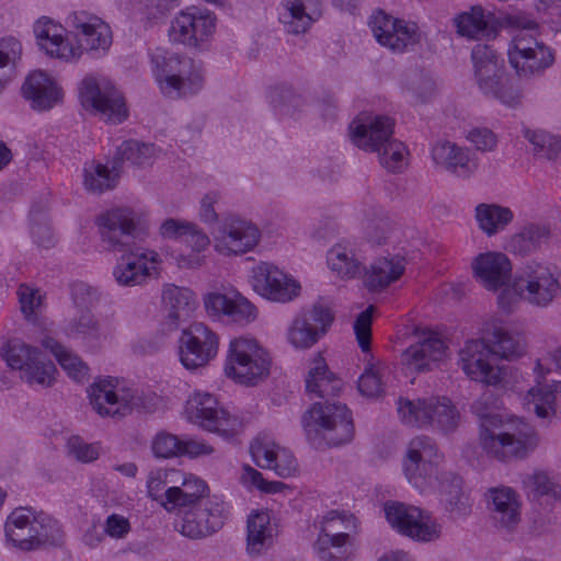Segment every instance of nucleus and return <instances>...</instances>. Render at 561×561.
Listing matches in <instances>:
<instances>
[{
	"label": "nucleus",
	"mask_w": 561,
	"mask_h": 561,
	"mask_svg": "<svg viewBox=\"0 0 561 561\" xmlns=\"http://www.w3.org/2000/svg\"><path fill=\"white\" fill-rule=\"evenodd\" d=\"M162 300L168 310L165 319L170 330H175L185 322L197 306L196 296L190 288L173 284L164 286Z\"/></svg>",
	"instance_id": "nucleus-31"
},
{
	"label": "nucleus",
	"mask_w": 561,
	"mask_h": 561,
	"mask_svg": "<svg viewBox=\"0 0 561 561\" xmlns=\"http://www.w3.org/2000/svg\"><path fill=\"white\" fill-rule=\"evenodd\" d=\"M393 127L394 121L385 115L358 118L350 126L352 140L358 148L378 152L385 169L400 173L407 165L408 151L403 142L391 138Z\"/></svg>",
	"instance_id": "nucleus-4"
},
{
	"label": "nucleus",
	"mask_w": 561,
	"mask_h": 561,
	"mask_svg": "<svg viewBox=\"0 0 561 561\" xmlns=\"http://www.w3.org/2000/svg\"><path fill=\"white\" fill-rule=\"evenodd\" d=\"M403 272V259L399 256L379 257L371 264L365 283L370 290H379L396 282Z\"/></svg>",
	"instance_id": "nucleus-39"
},
{
	"label": "nucleus",
	"mask_w": 561,
	"mask_h": 561,
	"mask_svg": "<svg viewBox=\"0 0 561 561\" xmlns=\"http://www.w3.org/2000/svg\"><path fill=\"white\" fill-rule=\"evenodd\" d=\"M535 39V37H531ZM508 60L520 78L541 76L554 62L553 51L543 43L527 37H514Z\"/></svg>",
	"instance_id": "nucleus-16"
},
{
	"label": "nucleus",
	"mask_w": 561,
	"mask_h": 561,
	"mask_svg": "<svg viewBox=\"0 0 561 561\" xmlns=\"http://www.w3.org/2000/svg\"><path fill=\"white\" fill-rule=\"evenodd\" d=\"M204 306L209 316H226L237 323H249L256 318L254 305L239 293H209L204 297Z\"/></svg>",
	"instance_id": "nucleus-24"
},
{
	"label": "nucleus",
	"mask_w": 561,
	"mask_h": 561,
	"mask_svg": "<svg viewBox=\"0 0 561 561\" xmlns=\"http://www.w3.org/2000/svg\"><path fill=\"white\" fill-rule=\"evenodd\" d=\"M218 346L216 332L202 322H194L181 335L180 360L187 369L203 367L217 355Z\"/></svg>",
	"instance_id": "nucleus-15"
},
{
	"label": "nucleus",
	"mask_w": 561,
	"mask_h": 561,
	"mask_svg": "<svg viewBox=\"0 0 561 561\" xmlns=\"http://www.w3.org/2000/svg\"><path fill=\"white\" fill-rule=\"evenodd\" d=\"M433 402V397L415 400L400 398L398 400L400 420L408 426L427 428L428 424L433 423L430 416Z\"/></svg>",
	"instance_id": "nucleus-42"
},
{
	"label": "nucleus",
	"mask_w": 561,
	"mask_h": 561,
	"mask_svg": "<svg viewBox=\"0 0 561 561\" xmlns=\"http://www.w3.org/2000/svg\"><path fill=\"white\" fill-rule=\"evenodd\" d=\"M356 531V518L352 514L329 512L321 520L314 550L321 561H344L346 545Z\"/></svg>",
	"instance_id": "nucleus-12"
},
{
	"label": "nucleus",
	"mask_w": 561,
	"mask_h": 561,
	"mask_svg": "<svg viewBox=\"0 0 561 561\" xmlns=\"http://www.w3.org/2000/svg\"><path fill=\"white\" fill-rule=\"evenodd\" d=\"M368 26L374 35H414L417 32L415 23L396 19L382 10L371 13Z\"/></svg>",
	"instance_id": "nucleus-46"
},
{
	"label": "nucleus",
	"mask_w": 561,
	"mask_h": 561,
	"mask_svg": "<svg viewBox=\"0 0 561 561\" xmlns=\"http://www.w3.org/2000/svg\"><path fill=\"white\" fill-rule=\"evenodd\" d=\"M153 73L161 92L172 99L197 94L205 83L202 68L193 58L172 53L168 56L154 54Z\"/></svg>",
	"instance_id": "nucleus-7"
},
{
	"label": "nucleus",
	"mask_w": 561,
	"mask_h": 561,
	"mask_svg": "<svg viewBox=\"0 0 561 561\" xmlns=\"http://www.w3.org/2000/svg\"><path fill=\"white\" fill-rule=\"evenodd\" d=\"M529 409L537 416L548 419L561 412V381L552 383H538L533 387L526 397Z\"/></svg>",
	"instance_id": "nucleus-37"
},
{
	"label": "nucleus",
	"mask_w": 561,
	"mask_h": 561,
	"mask_svg": "<svg viewBox=\"0 0 561 561\" xmlns=\"http://www.w3.org/2000/svg\"><path fill=\"white\" fill-rule=\"evenodd\" d=\"M480 445L490 456L501 461L525 458L538 444L534 428L523 422H503L500 415H480Z\"/></svg>",
	"instance_id": "nucleus-3"
},
{
	"label": "nucleus",
	"mask_w": 561,
	"mask_h": 561,
	"mask_svg": "<svg viewBox=\"0 0 561 561\" xmlns=\"http://www.w3.org/2000/svg\"><path fill=\"white\" fill-rule=\"evenodd\" d=\"M43 346L54 354L59 365L75 380L81 381L88 374V366L79 356L68 351L53 337H45Z\"/></svg>",
	"instance_id": "nucleus-50"
},
{
	"label": "nucleus",
	"mask_w": 561,
	"mask_h": 561,
	"mask_svg": "<svg viewBox=\"0 0 561 561\" xmlns=\"http://www.w3.org/2000/svg\"><path fill=\"white\" fill-rule=\"evenodd\" d=\"M67 21L82 35H108L112 33L111 26L96 15L73 14Z\"/></svg>",
	"instance_id": "nucleus-56"
},
{
	"label": "nucleus",
	"mask_w": 561,
	"mask_h": 561,
	"mask_svg": "<svg viewBox=\"0 0 561 561\" xmlns=\"http://www.w3.org/2000/svg\"><path fill=\"white\" fill-rule=\"evenodd\" d=\"M366 237L374 244H382L390 229V220L382 210L375 211L374 218H367L364 224Z\"/></svg>",
	"instance_id": "nucleus-60"
},
{
	"label": "nucleus",
	"mask_w": 561,
	"mask_h": 561,
	"mask_svg": "<svg viewBox=\"0 0 561 561\" xmlns=\"http://www.w3.org/2000/svg\"><path fill=\"white\" fill-rule=\"evenodd\" d=\"M490 511L494 523L505 529H513L520 520L517 494L510 488L489 491Z\"/></svg>",
	"instance_id": "nucleus-35"
},
{
	"label": "nucleus",
	"mask_w": 561,
	"mask_h": 561,
	"mask_svg": "<svg viewBox=\"0 0 561 561\" xmlns=\"http://www.w3.org/2000/svg\"><path fill=\"white\" fill-rule=\"evenodd\" d=\"M431 419L433 423L428 427L436 428L445 434L453 433L459 426L460 413L446 397H433Z\"/></svg>",
	"instance_id": "nucleus-47"
},
{
	"label": "nucleus",
	"mask_w": 561,
	"mask_h": 561,
	"mask_svg": "<svg viewBox=\"0 0 561 561\" xmlns=\"http://www.w3.org/2000/svg\"><path fill=\"white\" fill-rule=\"evenodd\" d=\"M185 415L188 422L227 439L234 437L242 428L240 419L230 414L208 392L193 393L186 401Z\"/></svg>",
	"instance_id": "nucleus-10"
},
{
	"label": "nucleus",
	"mask_w": 561,
	"mask_h": 561,
	"mask_svg": "<svg viewBox=\"0 0 561 561\" xmlns=\"http://www.w3.org/2000/svg\"><path fill=\"white\" fill-rule=\"evenodd\" d=\"M488 342L493 355L499 358L512 359L522 356L525 352L524 337L502 327L493 329Z\"/></svg>",
	"instance_id": "nucleus-43"
},
{
	"label": "nucleus",
	"mask_w": 561,
	"mask_h": 561,
	"mask_svg": "<svg viewBox=\"0 0 561 561\" xmlns=\"http://www.w3.org/2000/svg\"><path fill=\"white\" fill-rule=\"evenodd\" d=\"M383 511L393 529L415 541L432 542L442 536V525L437 519L416 506L389 501L385 503Z\"/></svg>",
	"instance_id": "nucleus-11"
},
{
	"label": "nucleus",
	"mask_w": 561,
	"mask_h": 561,
	"mask_svg": "<svg viewBox=\"0 0 561 561\" xmlns=\"http://www.w3.org/2000/svg\"><path fill=\"white\" fill-rule=\"evenodd\" d=\"M104 249L122 252L113 271L115 280L121 286L142 284L150 274L148 263L158 262V253L139 245L148 236L146 225L128 207L108 209L95 219Z\"/></svg>",
	"instance_id": "nucleus-2"
},
{
	"label": "nucleus",
	"mask_w": 561,
	"mask_h": 561,
	"mask_svg": "<svg viewBox=\"0 0 561 561\" xmlns=\"http://www.w3.org/2000/svg\"><path fill=\"white\" fill-rule=\"evenodd\" d=\"M276 528L267 511H257L248 517L247 550L250 554H260L272 546Z\"/></svg>",
	"instance_id": "nucleus-36"
},
{
	"label": "nucleus",
	"mask_w": 561,
	"mask_h": 561,
	"mask_svg": "<svg viewBox=\"0 0 561 561\" xmlns=\"http://www.w3.org/2000/svg\"><path fill=\"white\" fill-rule=\"evenodd\" d=\"M31 234L37 247L49 249L56 243L48 219L41 210H31Z\"/></svg>",
	"instance_id": "nucleus-55"
},
{
	"label": "nucleus",
	"mask_w": 561,
	"mask_h": 561,
	"mask_svg": "<svg viewBox=\"0 0 561 561\" xmlns=\"http://www.w3.org/2000/svg\"><path fill=\"white\" fill-rule=\"evenodd\" d=\"M23 96L33 110L48 111L61 102L62 91L56 81L42 70L30 73L22 88Z\"/></svg>",
	"instance_id": "nucleus-25"
},
{
	"label": "nucleus",
	"mask_w": 561,
	"mask_h": 561,
	"mask_svg": "<svg viewBox=\"0 0 561 561\" xmlns=\"http://www.w3.org/2000/svg\"><path fill=\"white\" fill-rule=\"evenodd\" d=\"M255 463L261 468L273 469L280 478H288L297 471V460L290 450L280 447L268 436L256 437L250 446Z\"/></svg>",
	"instance_id": "nucleus-23"
},
{
	"label": "nucleus",
	"mask_w": 561,
	"mask_h": 561,
	"mask_svg": "<svg viewBox=\"0 0 561 561\" xmlns=\"http://www.w3.org/2000/svg\"><path fill=\"white\" fill-rule=\"evenodd\" d=\"M79 99L84 110L100 115L105 122L121 124L128 117L124 94L105 76H85L79 84Z\"/></svg>",
	"instance_id": "nucleus-8"
},
{
	"label": "nucleus",
	"mask_w": 561,
	"mask_h": 561,
	"mask_svg": "<svg viewBox=\"0 0 561 561\" xmlns=\"http://www.w3.org/2000/svg\"><path fill=\"white\" fill-rule=\"evenodd\" d=\"M561 294L560 274L537 262L527 263L514 278L513 289H504L499 304L511 309L517 297L536 307L549 306Z\"/></svg>",
	"instance_id": "nucleus-6"
},
{
	"label": "nucleus",
	"mask_w": 561,
	"mask_h": 561,
	"mask_svg": "<svg viewBox=\"0 0 561 561\" xmlns=\"http://www.w3.org/2000/svg\"><path fill=\"white\" fill-rule=\"evenodd\" d=\"M373 311L374 307L369 306L357 316L354 323L356 340L363 352L370 350Z\"/></svg>",
	"instance_id": "nucleus-62"
},
{
	"label": "nucleus",
	"mask_w": 561,
	"mask_h": 561,
	"mask_svg": "<svg viewBox=\"0 0 561 561\" xmlns=\"http://www.w3.org/2000/svg\"><path fill=\"white\" fill-rule=\"evenodd\" d=\"M252 287L262 297L276 302H288L300 291L297 280L266 262L253 268Z\"/></svg>",
	"instance_id": "nucleus-21"
},
{
	"label": "nucleus",
	"mask_w": 561,
	"mask_h": 561,
	"mask_svg": "<svg viewBox=\"0 0 561 561\" xmlns=\"http://www.w3.org/2000/svg\"><path fill=\"white\" fill-rule=\"evenodd\" d=\"M358 390L365 397H379L383 392L381 369L373 365L366 368L358 379Z\"/></svg>",
	"instance_id": "nucleus-61"
},
{
	"label": "nucleus",
	"mask_w": 561,
	"mask_h": 561,
	"mask_svg": "<svg viewBox=\"0 0 561 561\" xmlns=\"http://www.w3.org/2000/svg\"><path fill=\"white\" fill-rule=\"evenodd\" d=\"M322 0H282L278 20L295 33L307 32L322 15Z\"/></svg>",
	"instance_id": "nucleus-27"
},
{
	"label": "nucleus",
	"mask_w": 561,
	"mask_h": 561,
	"mask_svg": "<svg viewBox=\"0 0 561 561\" xmlns=\"http://www.w3.org/2000/svg\"><path fill=\"white\" fill-rule=\"evenodd\" d=\"M37 512L31 507H16L4 524L5 539L22 551H34Z\"/></svg>",
	"instance_id": "nucleus-26"
},
{
	"label": "nucleus",
	"mask_w": 561,
	"mask_h": 561,
	"mask_svg": "<svg viewBox=\"0 0 561 561\" xmlns=\"http://www.w3.org/2000/svg\"><path fill=\"white\" fill-rule=\"evenodd\" d=\"M272 103L278 115L290 116L302 104L300 96L296 95L290 89H282L272 96Z\"/></svg>",
	"instance_id": "nucleus-64"
},
{
	"label": "nucleus",
	"mask_w": 561,
	"mask_h": 561,
	"mask_svg": "<svg viewBox=\"0 0 561 561\" xmlns=\"http://www.w3.org/2000/svg\"><path fill=\"white\" fill-rule=\"evenodd\" d=\"M56 367L50 360H46L41 354L31 362V365L21 374V378L28 385L50 387L54 382Z\"/></svg>",
	"instance_id": "nucleus-54"
},
{
	"label": "nucleus",
	"mask_w": 561,
	"mask_h": 561,
	"mask_svg": "<svg viewBox=\"0 0 561 561\" xmlns=\"http://www.w3.org/2000/svg\"><path fill=\"white\" fill-rule=\"evenodd\" d=\"M65 332L70 337L82 339L92 347L98 346L102 340L106 339L101 323L90 310L72 318L67 323Z\"/></svg>",
	"instance_id": "nucleus-41"
},
{
	"label": "nucleus",
	"mask_w": 561,
	"mask_h": 561,
	"mask_svg": "<svg viewBox=\"0 0 561 561\" xmlns=\"http://www.w3.org/2000/svg\"><path fill=\"white\" fill-rule=\"evenodd\" d=\"M272 359L254 339L238 337L230 342L225 373L236 382L255 386L270 375Z\"/></svg>",
	"instance_id": "nucleus-9"
},
{
	"label": "nucleus",
	"mask_w": 561,
	"mask_h": 561,
	"mask_svg": "<svg viewBox=\"0 0 561 561\" xmlns=\"http://www.w3.org/2000/svg\"><path fill=\"white\" fill-rule=\"evenodd\" d=\"M523 136L534 146L537 154L547 159H556L561 154V137L553 136L541 129L524 127Z\"/></svg>",
	"instance_id": "nucleus-53"
},
{
	"label": "nucleus",
	"mask_w": 561,
	"mask_h": 561,
	"mask_svg": "<svg viewBox=\"0 0 561 561\" xmlns=\"http://www.w3.org/2000/svg\"><path fill=\"white\" fill-rule=\"evenodd\" d=\"M491 22V16L481 5H473L469 10L456 14L453 24L458 35H477L484 32Z\"/></svg>",
	"instance_id": "nucleus-51"
},
{
	"label": "nucleus",
	"mask_w": 561,
	"mask_h": 561,
	"mask_svg": "<svg viewBox=\"0 0 561 561\" xmlns=\"http://www.w3.org/2000/svg\"><path fill=\"white\" fill-rule=\"evenodd\" d=\"M217 16L194 5L181 10L171 24V35H208L215 32Z\"/></svg>",
	"instance_id": "nucleus-32"
},
{
	"label": "nucleus",
	"mask_w": 561,
	"mask_h": 561,
	"mask_svg": "<svg viewBox=\"0 0 561 561\" xmlns=\"http://www.w3.org/2000/svg\"><path fill=\"white\" fill-rule=\"evenodd\" d=\"M70 297L76 308L87 311L98 304L100 295L96 288L77 280L70 284Z\"/></svg>",
	"instance_id": "nucleus-59"
},
{
	"label": "nucleus",
	"mask_w": 561,
	"mask_h": 561,
	"mask_svg": "<svg viewBox=\"0 0 561 561\" xmlns=\"http://www.w3.org/2000/svg\"><path fill=\"white\" fill-rule=\"evenodd\" d=\"M489 342L483 340L468 341L459 352V364L465 374L472 380L489 386H497L505 378V370L497 366Z\"/></svg>",
	"instance_id": "nucleus-14"
},
{
	"label": "nucleus",
	"mask_w": 561,
	"mask_h": 561,
	"mask_svg": "<svg viewBox=\"0 0 561 561\" xmlns=\"http://www.w3.org/2000/svg\"><path fill=\"white\" fill-rule=\"evenodd\" d=\"M341 389L342 381L329 370L324 358L318 354L306 377V390L324 402H316L302 417L307 438L318 449L336 447L353 439L351 411L345 404L330 401L339 396Z\"/></svg>",
	"instance_id": "nucleus-1"
},
{
	"label": "nucleus",
	"mask_w": 561,
	"mask_h": 561,
	"mask_svg": "<svg viewBox=\"0 0 561 561\" xmlns=\"http://www.w3.org/2000/svg\"><path fill=\"white\" fill-rule=\"evenodd\" d=\"M226 518L225 503L216 496L208 497L185 513L181 533L191 539L204 538L221 529Z\"/></svg>",
	"instance_id": "nucleus-18"
},
{
	"label": "nucleus",
	"mask_w": 561,
	"mask_h": 561,
	"mask_svg": "<svg viewBox=\"0 0 561 561\" xmlns=\"http://www.w3.org/2000/svg\"><path fill=\"white\" fill-rule=\"evenodd\" d=\"M207 491L208 486L204 480L193 474L185 476L180 486L169 488L171 513L199 504Z\"/></svg>",
	"instance_id": "nucleus-38"
},
{
	"label": "nucleus",
	"mask_w": 561,
	"mask_h": 561,
	"mask_svg": "<svg viewBox=\"0 0 561 561\" xmlns=\"http://www.w3.org/2000/svg\"><path fill=\"white\" fill-rule=\"evenodd\" d=\"M327 261L330 268L343 278H353L360 273V263L348 245L339 243L332 247Z\"/></svg>",
	"instance_id": "nucleus-49"
},
{
	"label": "nucleus",
	"mask_w": 561,
	"mask_h": 561,
	"mask_svg": "<svg viewBox=\"0 0 561 561\" xmlns=\"http://www.w3.org/2000/svg\"><path fill=\"white\" fill-rule=\"evenodd\" d=\"M181 0H128L130 32H148L161 22Z\"/></svg>",
	"instance_id": "nucleus-29"
},
{
	"label": "nucleus",
	"mask_w": 561,
	"mask_h": 561,
	"mask_svg": "<svg viewBox=\"0 0 561 561\" xmlns=\"http://www.w3.org/2000/svg\"><path fill=\"white\" fill-rule=\"evenodd\" d=\"M167 485V472L162 470L150 472L147 480L148 496L159 503L165 511L171 513L169 503V488Z\"/></svg>",
	"instance_id": "nucleus-58"
},
{
	"label": "nucleus",
	"mask_w": 561,
	"mask_h": 561,
	"mask_svg": "<svg viewBox=\"0 0 561 561\" xmlns=\"http://www.w3.org/2000/svg\"><path fill=\"white\" fill-rule=\"evenodd\" d=\"M473 75L479 90L508 106L520 103L522 93L513 84L501 54L491 44H477L471 51Z\"/></svg>",
	"instance_id": "nucleus-5"
},
{
	"label": "nucleus",
	"mask_w": 561,
	"mask_h": 561,
	"mask_svg": "<svg viewBox=\"0 0 561 561\" xmlns=\"http://www.w3.org/2000/svg\"><path fill=\"white\" fill-rule=\"evenodd\" d=\"M514 218L508 207L496 204H479L476 207V219L482 231L492 236L503 230Z\"/></svg>",
	"instance_id": "nucleus-45"
},
{
	"label": "nucleus",
	"mask_w": 561,
	"mask_h": 561,
	"mask_svg": "<svg viewBox=\"0 0 561 561\" xmlns=\"http://www.w3.org/2000/svg\"><path fill=\"white\" fill-rule=\"evenodd\" d=\"M118 176L113 169L110 170L104 164L91 162L84 168V186L92 193H103L115 187Z\"/></svg>",
	"instance_id": "nucleus-52"
},
{
	"label": "nucleus",
	"mask_w": 561,
	"mask_h": 561,
	"mask_svg": "<svg viewBox=\"0 0 561 561\" xmlns=\"http://www.w3.org/2000/svg\"><path fill=\"white\" fill-rule=\"evenodd\" d=\"M445 342L436 334H431L408 347L401 355V362L410 370L423 373L432 370L445 356Z\"/></svg>",
	"instance_id": "nucleus-30"
},
{
	"label": "nucleus",
	"mask_w": 561,
	"mask_h": 561,
	"mask_svg": "<svg viewBox=\"0 0 561 561\" xmlns=\"http://www.w3.org/2000/svg\"><path fill=\"white\" fill-rule=\"evenodd\" d=\"M90 404L101 416L121 419L129 414L139 403L131 393L118 394L112 379L94 382L89 389Z\"/></svg>",
	"instance_id": "nucleus-22"
},
{
	"label": "nucleus",
	"mask_w": 561,
	"mask_h": 561,
	"mask_svg": "<svg viewBox=\"0 0 561 561\" xmlns=\"http://www.w3.org/2000/svg\"><path fill=\"white\" fill-rule=\"evenodd\" d=\"M181 439L170 433H158L152 442L151 448L158 458H171L180 455Z\"/></svg>",
	"instance_id": "nucleus-63"
},
{
	"label": "nucleus",
	"mask_w": 561,
	"mask_h": 561,
	"mask_svg": "<svg viewBox=\"0 0 561 561\" xmlns=\"http://www.w3.org/2000/svg\"><path fill=\"white\" fill-rule=\"evenodd\" d=\"M432 158L436 164L462 178L469 176L477 169L469 150L450 141L436 142L432 148Z\"/></svg>",
	"instance_id": "nucleus-34"
},
{
	"label": "nucleus",
	"mask_w": 561,
	"mask_h": 561,
	"mask_svg": "<svg viewBox=\"0 0 561 561\" xmlns=\"http://www.w3.org/2000/svg\"><path fill=\"white\" fill-rule=\"evenodd\" d=\"M329 308L314 305L311 309L301 310L288 329V341L295 348H310L325 334L333 322Z\"/></svg>",
	"instance_id": "nucleus-19"
},
{
	"label": "nucleus",
	"mask_w": 561,
	"mask_h": 561,
	"mask_svg": "<svg viewBox=\"0 0 561 561\" xmlns=\"http://www.w3.org/2000/svg\"><path fill=\"white\" fill-rule=\"evenodd\" d=\"M42 353L23 343L9 345L5 351V362L12 369H19L21 374L31 365Z\"/></svg>",
	"instance_id": "nucleus-57"
},
{
	"label": "nucleus",
	"mask_w": 561,
	"mask_h": 561,
	"mask_svg": "<svg viewBox=\"0 0 561 561\" xmlns=\"http://www.w3.org/2000/svg\"><path fill=\"white\" fill-rule=\"evenodd\" d=\"M549 237L550 230L546 226L530 224L511 238L508 250L523 256L528 255L546 243Z\"/></svg>",
	"instance_id": "nucleus-44"
},
{
	"label": "nucleus",
	"mask_w": 561,
	"mask_h": 561,
	"mask_svg": "<svg viewBox=\"0 0 561 561\" xmlns=\"http://www.w3.org/2000/svg\"><path fill=\"white\" fill-rule=\"evenodd\" d=\"M156 152L153 144H145L135 139L125 140L117 147L113 159V172L119 175L125 161L139 167L149 164L154 159Z\"/></svg>",
	"instance_id": "nucleus-40"
},
{
	"label": "nucleus",
	"mask_w": 561,
	"mask_h": 561,
	"mask_svg": "<svg viewBox=\"0 0 561 561\" xmlns=\"http://www.w3.org/2000/svg\"><path fill=\"white\" fill-rule=\"evenodd\" d=\"M38 48L48 57L76 61L82 56L96 59L110 50L113 37H36Z\"/></svg>",
	"instance_id": "nucleus-13"
},
{
	"label": "nucleus",
	"mask_w": 561,
	"mask_h": 561,
	"mask_svg": "<svg viewBox=\"0 0 561 561\" xmlns=\"http://www.w3.org/2000/svg\"><path fill=\"white\" fill-rule=\"evenodd\" d=\"M443 456L435 442L425 435L414 437L408 448L403 468L408 480L416 488L425 486L427 479L434 473V466L438 465Z\"/></svg>",
	"instance_id": "nucleus-20"
},
{
	"label": "nucleus",
	"mask_w": 561,
	"mask_h": 561,
	"mask_svg": "<svg viewBox=\"0 0 561 561\" xmlns=\"http://www.w3.org/2000/svg\"><path fill=\"white\" fill-rule=\"evenodd\" d=\"M472 270L474 276L486 289L496 290L508 282L512 266L505 254L486 252L473 260Z\"/></svg>",
	"instance_id": "nucleus-28"
},
{
	"label": "nucleus",
	"mask_w": 561,
	"mask_h": 561,
	"mask_svg": "<svg viewBox=\"0 0 561 561\" xmlns=\"http://www.w3.org/2000/svg\"><path fill=\"white\" fill-rule=\"evenodd\" d=\"M64 542L65 531L59 522L43 512L37 513L34 551L49 547H61Z\"/></svg>",
	"instance_id": "nucleus-48"
},
{
	"label": "nucleus",
	"mask_w": 561,
	"mask_h": 561,
	"mask_svg": "<svg viewBox=\"0 0 561 561\" xmlns=\"http://www.w3.org/2000/svg\"><path fill=\"white\" fill-rule=\"evenodd\" d=\"M260 229L245 219L226 218L214 234L215 250L226 256L244 254L259 243Z\"/></svg>",
	"instance_id": "nucleus-17"
},
{
	"label": "nucleus",
	"mask_w": 561,
	"mask_h": 561,
	"mask_svg": "<svg viewBox=\"0 0 561 561\" xmlns=\"http://www.w3.org/2000/svg\"><path fill=\"white\" fill-rule=\"evenodd\" d=\"M440 502L454 518L466 517L471 513L472 500L463 489L462 479L451 472L443 473L439 482Z\"/></svg>",
	"instance_id": "nucleus-33"
}]
</instances>
